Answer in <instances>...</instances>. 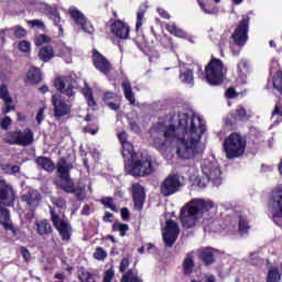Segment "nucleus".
I'll list each match as a JSON object with an SVG mask.
<instances>
[{
  "instance_id": "f03ea898",
  "label": "nucleus",
  "mask_w": 282,
  "mask_h": 282,
  "mask_svg": "<svg viewBox=\"0 0 282 282\" xmlns=\"http://www.w3.org/2000/svg\"><path fill=\"white\" fill-rule=\"evenodd\" d=\"M215 204L204 198H194L181 208L180 221L186 230L195 228L199 224V219L204 217V213H208Z\"/></svg>"
},
{
  "instance_id": "ea45409f",
  "label": "nucleus",
  "mask_w": 282,
  "mask_h": 282,
  "mask_svg": "<svg viewBox=\"0 0 282 282\" xmlns=\"http://www.w3.org/2000/svg\"><path fill=\"white\" fill-rule=\"evenodd\" d=\"M45 12L46 14H50L51 19H53L55 24L61 23V15L58 14V11H56V9L50 6H46Z\"/></svg>"
},
{
  "instance_id": "72a5a7b5",
  "label": "nucleus",
  "mask_w": 282,
  "mask_h": 282,
  "mask_svg": "<svg viewBox=\"0 0 282 282\" xmlns=\"http://www.w3.org/2000/svg\"><path fill=\"white\" fill-rule=\"evenodd\" d=\"M83 96H85L88 107H96V99H94V93L91 91V88L85 84V87L82 89Z\"/></svg>"
},
{
  "instance_id": "c756f323",
  "label": "nucleus",
  "mask_w": 282,
  "mask_h": 282,
  "mask_svg": "<svg viewBox=\"0 0 282 282\" xmlns=\"http://www.w3.org/2000/svg\"><path fill=\"white\" fill-rule=\"evenodd\" d=\"M200 259L205 262V265L215 263V251L212 248L203 249L200 252Z\"/></svg>"
},
{
  "instance_id": "f704fd0d",
  "label": "nucleus",
  "mask_w": 282,
  "mask_h": 282,
  "mask_svg": "<svg viewBox=\"0 0 282 282\" xmlns=\"http://www.w3.org/2000/svg\"><path fill=\"white\" fill-rule=\"evenodd\" d=\"M149 10V4L147 2L142 3L137 12V30L142 28V21H144V14Z\"/></svg>"
},
{
  "instance_id": "4d7b16f0",
  "label": "nucleus",
  "mask_w": 282,
  "mask_h": 282,
  "mask_svg": "<svg viewBox=\"0 0 282 282\" xmlns=\"http://www.w3.org/2000/svg\"><path fill=\"white\" fill-rule=\"evenodd\" d=\"M12 124V119L10 117H4V119H2L0 121V127L1 129H3L4 131H8V129H10V126Z\"/></svg>"
},
{
  "instance_id": "c03bdc74",
  "label": "nucleus",
  "mask_w": 282,
  "mask_h": 282,
  "mask_svg": "<svg viewBox=\"0 0 282 282\" xmlns=\"http://www.w3.org/2000/svg\"><path fill=\"white\" fill-rule=\"evenodd\" d=\"M180 78L182 83H186L187 85H193V80H194L193 70L187 69L186 72L181 73Z\"/></svg>"
},
{
  "instance_id": "473e14b6",
  "label": "nucleus",
  "mask_w": 282,
  "mask_h": 282,
  "mask_svg": "<svg viewBox=\"0 0 282 282\" xmlns=\"http://www.w3.org/2000/svg\"><path fill=\"white\" fill-rule=\"evenodd\" d=\"M3 142L19 147V130L7 132L3 137Z\"/></svg>"
},
{
  "instance_id": "09e8293b",
  "label": "nucleus",
  "mask_w": 282,
  "mask_h": 282,
  "mask_svg": "<svg viewBox=\"0 0 282 282\" xmlns=\"http://www.w3.org/2000/svg\"><path fill=\"white\" fill-rule=\"evenodd\" d=\"M94 259L97 261H105V259H107V251H105V249L101 247H97L94 252Z\"/></svg>"
},
{
  "instance_id": "2eb2a0df",
  "label": "nucleus",
  "mask_w": 282,
  "mask_h": 282,
  "mask_svg": "<svg viewBox=\"0 0 282 282\" xmlns=\"http://www.w3.org/2000/svg\"><path fill=\"white\" fill-rule=\"evenodd\" d=\"M93 63L96 69L105 76H109V74H111V63L107 57H105V55L100 54V52L96 50L93 51Z\"/></svg>"
},
{
  "instance_id": "a211bd4d",
  "label": "nucleus",
  "mask_w": 282,
  "mask_h": 282,
  "mask_svg": "<svg viewBox=\"0 0 282 282\" xmlns=\"http://www.w3.org/2000/svg\"><path fill=\"white\" fill-rule=\"evenodd\" d=\"M111 32L115 36H117V39L127 41V39H129L131 28H129V24H127L126 22H122L121 20H116L111 24Z\"/></svg>"
},
{
  "instance_id": "bf43d9fd",
  "label": "nucleus",
  "mask_w": 282,
  "mask_h": 282,
  "mask_svg": "<svg viewBox=\"0 0 282 282\" xmlns=\"http://www.w3.org/2000/svg\"><path fill=\"white\" fill-rule=\"evenodd\" d=\"M44 118H45V108H40V110L37 111V115L35 117L37 124H41V122H43Z\"/></svg>"
},
{
  "instance_id": "8fccbe9b",
  "label": "nucleus",
  "mask_w": 282,
  "mask_h": 282,
  "mask_svg": "<svg viewBox=\"0 0 282 282\" xmlns=\"http://www.w3.org/2000/svg\"><path fill=\"white\" fill-rule=\"evenodd\" d=\"M11 30L15 39H24V36H26L28 34V31H25V29H23L22 26H13Z\"/></svg>"
},
{
  "instance_id": "f257e3e1",
  "label": "nucleus",
  "mask_w": 282,
  "mask_h": 282,
  "mask_svg": "<svg viewBox=\"0 0 282 282\" xmlns=\"http://www.w3.org/2000/svg\"><path fill=\"white\" fill-rule=\"evenodd\" d=\"M204 133L206 124L202 117L183 113L177 128L173 124L155 123L150 130V144L165 160L173 158L175 147L181 160H193L204 151L200 144Z\"/></svg>"
},
{
  "instance_id": "338daca9",
  "label": "nucleus",
  "mask_w": 282,
  "mask_h": 282,
  "mask_svg": "<svg viewBox=\"0 0 282 282\" xmlns=\"http://www.w3.org/2000/svg\"><path fill=\"white\" fill-rule=\"evenodd\" d=\"M7 167L10 169L11 173H19V171H21L19 165H7Z\"/></svg>"
},
{
  "instance_id": "b1692460",
  "label": "nucleus",
  "mask_w": 282,
  "mask_h": 282,
  "mask_svg": "<svg viewBox=\"0 0 282 282\" xmlns=\"http://www.w3.org/2000/svg\"><path fill=\"white\" fill-rule=\"evenodd\" d=\"M22 202H26L28 206L34 208V206H39V202H41V194H39L37 191L32 189L22 196Z\"/></svg>"
},
{
  "instance_id": "e2e57ef3",
  "label": "nucleus",
  "mask_w": 282,
  "mask_h": 282,
  "mask_svg": "<svg viewBox=\"0 0 282 282\" xmlns=\"http://www.w3.org/2000/svg\"><path fill=\"white\" fill-rule=\"evenodd\" d=\"M121 219L124 221L129 220V209L127 207L121 209Z\"/></svg>"
},
{
  "instance_id": "a878e982",
  "label": "nucleus",
  "mask_w": 282,
  "mask_h": 282,
  "mask_svg": "<svg viewBox=\"0 0 282 282\" xmlns=\"http://www.w3.org/2000/svg\"><path fill=\"white\" fill-rule=\"evenodd\" d=\"M118 95H116L115 93L108 91L105 94L104 96V100L106 102V105L112 109V111H118L120 109V105L118 104Z\"/></svg>"
},
{
  "instance_id": "dca6fc26",
  "label": "nucleus",
  "mask_w": 282,
  "mask_h": 282,
  "mask_svg": "<svg viewBox=\"0 0 282 282\" xmlns=\"http://www.w3.org/2000/svg\"><path fill=\"white\" fill-rule=\"evenodd\" d=\"M55 88L64 96H67L70 100H74V96H76V91H74V84L72 83L70 77H59L55 79Z\"/></svg>"
},
{
  "instance_id": "69168bd1",
  "label": "nucleus",
  "mask_w": 282,
  "mask_h": 282,
  "mask_svg": "<svg viewBox=\"0 0 282 282\" xmlns=\"http://www.w3.org/2000/svg\"><path fill=\"white\" fill-rule=\"evenodd\" d=\"M118 138H119L121 144H124V142H129V141H127V132H124V131L120 132L118 134Z\"/></svg>"
},
{
  "instance_id": "0e129e2a",
  "label": "nucleus",
  "mask_w": 282,
  "mask_h": 282,
  "mask_svg": "<svg viewBox=\"0 0 282 282\" xmlns=\"http://www.w3.org/2000/svg\"><path fill=\"white\" fill-rule=\"evenodd\" d=\"M30 23L33 28H43V25H44L43 21H41V20H32V21H30Z\"/></svg>"
},
{
  "instance_id": "7ed1b4c3",
  "label": "nucleus",
  "mask_w": 282,
  "mask_h": 282,
  "mask_svg": "<svg viewBox=\"0 0 282 282\" xmlns=\"http://www.w3.org/2000/svg\"><path fill=\"white\" fill-rule=\"evenodd\" d=\"M248 142L246 138L241 137L239 133H231L224 141V151L228 160H235V158H241L246 153V147Z\"/></svg>"
},
{
  "instance_id": "5701e85b",
  "label": "nucleus",
  "mask_w": 282,
  "mask_h": 282,
  "mask_svg": "<svg viewBox=\"0 0 282 282\" xmlns=\"http://www.w3.org/2000/svg\"><path fill=\"white\" fill-rule=\"evenodd\" d=\"M268 89H274L278 94L282 96V70H278L271 80L268 82Z\"/></svg>"
},
{
  "instance_id": "37998d69",
  "label": "nucleus",
  "mask_w": 282,
  "mask_h": 282,
  "mask_svg": "<svg viewBox=\"0 0 282 282\" xmlns=\"http://www.w3.org/2000/svg\"><path fill=\"white\" fill-rule=\"evenodd\" d=\"M79 281L80 282H96V279H94V274H91L89 271L82 269L79 272Z\"/></svg>"
},
{
  "instance_id": "7c9ffc66",
  "label": "nucleus",
  "mask_w": 282,
  "mask_h": 282,
  "mask_svg": "<svg viewBox=\"0 0 282 282\" xmlns=\"http://www.w3.org/2000/svg\"><path fill=\"white\" fill-rule=\"evenodd\" d=\"M39 56L41 61L47 63L54 58V48L52 46H44L40 50Z\"/></svg>"
},
{
  "instance_id": "603ef678",
  "label": "nucleus",
  "mask_w": 282,
  "mask_h": 282,
  "mask_svg": "<svg viewBox=\"0 0 282 282\" xmlns=\"http://www.w3.org/2000/svg\"><path fill=\"white\" fill-rule=\"evenodd\" d=\"M20 254H22L25 263H30L32 261V253L25 247H20Z\"/></svg>"
},
{
  "instance_id": "39448f33",
  "label": "nucleus",
  "mask_w": 282,
  "mask_h": 282,
  "mask_svg": "<svg viewBox=\"0 0 282 282\" xmlns=\"http://www.w3.org/2000/svg\"><path fill=\"white\" fill-rule=\"evenodd\" d=\"M202 171L205 177L203 181H198V186L200 188H206V184H208V182H213L215 186H219L221 184V170L216 161L204 160L202 162Z\"/></svg>"
},
{
  "instance_id": "cd10ccee",
  "label": "nucleus",
  "mask_w": 282,
  "mask_h": 282,
  "mask_svg": "<svg viewBox=\"0 0 282 282\" xmlns=\"http://www.w3.org/2000/svg\"><path fill=\"white\" fill-rule=\"evenodd\" d=\"M35 163L40 169H43L44 171H47L48 173H52L55 169L54 162L46 156H39L35 159Z\"/></svg>"
},
{
  "instance_id": "f3484780",
  "label": "nucleus",
  "mask_w": 282,
  "mask_h": 282,
  "mask_svg": "<svg viewBox=\"0 0 282 282\" xmlns=\"http://www.w3.org/2000/svg\"><path fill=\"white\" fill-rule=\"evenodd\" d=\"M52 105L54 107L55 118H63V116H67L72 111V106L65 102V99L61 95L52 96Z\"/></svg>"
},
{
  "instance_id": "c85d7f7f",
  "label": "nucleus",
  "mask_w": 282,
  "mask_h": 282,
  "mask_svg": "<svg viewBox=\"0 0 282 282\" xmlns=\"http://www.w3.org/2000/svg\"><path fill=\"white\" fill-rule=\"evenodd\" d=\"M165 28L170 34H173V36H177L178 39H186V31L178 28V25L174 22L167 23Z\"/></svg>"
},
{
  "instance_id": "774afa93",
  "label": "nucleus",
  "mask_w": 282,
  "mask_h": 282,
  "mask_svg": "<svg viewBox=\"0 0 282 282\" xmlns=\"http://www.w3.org/2000/svg\"><path fill=\"white\" fill-rule=\"evenodd\" d=\"M11 111H14V106L7 105V107L2 110V113H10Z\"/></svg>"
},
{
  "instance_id": "6e6552de",
  "label": "nucleus",
  "mask_w": 282,
  "mask_h": 282,
  "mask_svg": "<svg viewBox=\"0 0 282 282\" xmlns=\"http://www.w3.org/2000/svg\"><path fill=\"white\" fill-rule=\"evenodd\" d=\"M51 221L54 228L59 234L62 241H70L72 239V225L69 221L65 220L61 215L56 214L54 208L50 209Z\"/></svg>"
},
{
  "instance_id": "49530a36",
  "label": "nucleus",
  "mask_w": 282,
  "mask_h": 282,
  "mask_svg": "<svg viewBox=\"0 0 282 282\" xmlns=\"http://www.w3.org/2000/svg\"><path fill=\"white\" fill-rule=\"evenodd\" d=\"M232 118H235L236 120H248V115L246 113V109H243L242 107L237 108L232 112Z\"/></svg>"
},
{
  "instance_id": "0eeeda50",
  "label": "nucleus",
  "mask_w": 282,
  "mask_h": 282,
  "mask_svg": "<svg viewBox=\"0 0 282 282\" xmlns=\"http://www.w3.org/2000/svg\"><path fill=\"white\" fill-rule=\"evenodd\" d=\"M153 171H155L153 159L149 155H142L141 159L132 160L129 173L130 175H133V177H144V175H151Z\"/></svg>"
},
{
  "instance_id": "412c9836",
  "label": "nucleus",
  "mask_w": 282,
  "mask_h": 282,
  "mask_svg": "<svg viewBox=\"0 0 282 282\" xmlns=\"http://www.w3.org/2000/svg\"><path fill=\"white\" fill-rule=\"evenodd\" d=\"M18 135L19 147H30L34 142V132L31 129L18 130Z\"/></svg>"
},
{
  "instance_id": "79ce46f5",
  "label": "nucleus",
  "mask_w": 282,
  "mask_h": 282,
  "mask_svg": "<svg viewBox=\"0 0 282 282\" xmlns=\"http://www.w3.org/2000/svg\"><path fill=\"white\" fill-rule=\"evenodd\" d=\"M112 230H115V232H120V236L124 237V235H127V230H129V225L122 223H115L112 225Z\"/></svg>"
},
{
  "instance_id": "6e6d98bb",
  "label": "nucleus",
  "mask_w": 282,
  "mask_h": 282,
  "mask_svg": "<svg viewBox=\"0 0 282 282\" xmlns=\"http://www.w3.org/2000/svg\"><path fill=\"white\" fill-rule=\"evenodd\" d=\"M113 276H116V271H113V269H108L104 273V282H111V281H113Z\"/></svg>"
},
{
  "instance_id": "3c124183",
  "label": "nucleus",
  "mask_w": 282,
  "mask_h": 282,
  "mask_svg": "<svg viewBox=\"0 0 282 282\" xmlns=\"http://www.w3.org/2000/svg\"><path fill=\"white\" fill-rule=\"evenodd\" d=\"M51 202L53 205L56 206V208H58L59 210H65L66 208V203H65V199L63 198H58V197H52L51 198Z\"/></svg>"
},
{
  "instance_id": "de8ad7c7",
  "label": "nucleus",
  "mask_w": 282,
  "mask_h": 282,
  "mask_svg": "<svg viewBox=\"0 0 282 282\" xmlns=\"http://www.w3.org/2000/svg\"><path fill=\"white\" fill-rule=\"evenodd\" d=\"M101 204H104L106 208H110L112 213H118V207H116V204H113V198L105 197L101 199Z\"/></svg>"
},
{
  "instance_id": "4468645a",
  "label": "nucleus",
  "mask_w": 282,
  "mask_h": 282,
  "mask_svg": "<svg viewBox=\"0 0 282 282\" xmlns=\"http://www.w3.org/2000/svg\"><path fill=\"white\" fill-rule=\"evenodd\" d=\"M250 23V18L245 17L239 25L237 26L236 31L231 35L236 45H246L248 41V25Z\"/></svg>"
},
{
  "instance_id": "393cba45",
  "label": "nucleus",
  "mask_w": 282,
  "mask_h": 282,
  "mask_svg": "<svg viewBox=\"0 0 282 282\" xmlns=\"http://www.w3.org/2000/svg\"><path fill=\"white\" fill-rule=\"evenodd\" d=\"M41 80H43L41 69L36 67H31L26 74V83H29L30 85H39Z\"/></svg>"
},
{
  "instance_id": "c9c22d12",
  "label": "nucleus",
  "mask_w": 282,
  "mask_h": 282,
  "mask_svg": "<svg viewBox=\"0 0 282 282\" xmlns=\"http://www.w3.org/2000/svg\"><path fill=\"white\" fill-rule=\"evenodd\" d=\"M122 149L123 158H129L131 161L135 160V152L133 151V144H131V142H123Z\"/></svg>"
},
{
  "instance_id": "f8f14e48",
  "label": "nucleus",
  "mask_w": 282,
  "mask_h": 282,
  "mask_svg": "<svg viewBox=\"0 0 282 282\" xmlns=\"http://www.w3.org/2000/svg\"><path fill=\"white\" fill-rule=\"evenodd\" d=\"M68 12L75 25H78L84 32H86V34H94V25H91L83 12H80L76 7H70Z\"/></svg>"
},
{
  "instance_id": "bb28decb",
  "label": "nucleus",
  "mask_w": 282,
  "mask_h": 282,
  "mask_svg": "<svg viewBox=\"0 0 282 282\" xmlns=\"http://www.w3.org/2000/svg\"><path fill=\"white\" fill-rule=\"evenodd\" d=\"M123 89V96L126 100L130 102V105H135V94H133V88L131 87V82L126 80L121 84Z\"/></svg>"
},
{
  "instance_id": "4c0bfd02",
  "label": "nucleus",
  "mask_w": 282,
  "mask_h": 282,
  "mask_svg": "<svg viewBox=\"0 0 282 282\" xmlns=\"http://www.w3.org/2000/svg\"><path fill=\"white\" fill-rule=\"evenodd\" d=\"M0 98L6 105H12L13 102L10 93L8 91V86H6V84H2L0 86Z\"/></svg>"
},
{
  "instance_id": "9d476101",
  "label": "nucleus",
  "mask_w": 282,
  "mask_h": 282,
  "mask_svg": "<svg viewBox=\"0 0 282 282\" xmlns=\"http://www.w3.org/2000/svg\"><path fill=\"white\" fill-rule=\"evenodd\" d=\"M268 208L274 224H279L282 219V185L273 189Z\"/></svg>"
},
{
  "instance_id": "a18cd8bd",
  "label": "nucleus",
  "mask_w": 282,
  "mask_h": 282,
  "mask_svg": "<svg viewBox=\"0 0 282 282\" xmlns=\"http://www.w3.org/2000/svg\"><path fill=\"white\" fill-rule=\"evenodd\" d=\"M238 228L242 235H246V232H248L250 230V225H248V220H246V218H243V216L239 217Z\"/></svg>"
},
{
  "instance_id": "e433bc0d",
  "label": "nucleus",
  "mask_w": 282,
  "mask_h": 282,
  "mask_svg": "<svg viewBox=\"0 0 282 282\" xmlns=\"http://www.w3.org/2000/svg\"><path fill=\"white\" fill-rule=\"evenodd\" d=\"M121 282H142V279L138 276V271L129 270L122 275Z\"/></svg>"
},
{
  "instance_id": "2f4dec72",
  "label": "nucleus",
  "mask_w": 282,
  "mask_h": 282,
  "mask_svg": "<svg viewBox=\"0 0 282 282\" xmlns=\"http://www.w3.org/2000/svg\"><path fill=\"white\" fill-rule=\"evenodd\" d=\"M237 70L240 78H246L248 72H250V62L246 58L240 59L237 64Z\"/></svg>"
},
{
  "instance_id": "864d4df0",
  "label": "nucleus",
  "mask_w": 282,
  "mask_h": 282,
  "mask_svg": "<svg viewBox=\"0 0 282 282\" xmlns=\"http://www.w3.org/2000/svg\"><path fill=\"white\" fill-rule=\"evenodd\" d=\"M44 43H50V36L41 34L35 37V45L41 46Z\"/></svg>"
},
{
  "instance_id": "20e7f679",
  "label": "nucleus",
  "mask_w": 282,
  "mask_h": 282,
  "mask_svg": "<svg viewBox=\"0 0 282 282\" xmlns=\"http://www.w3.org/2000/svg\"><path fill=\"white\" fill-rule=\"evenodd\" d=\"M72 169H74L72 163L65 161V159H59L57 163L58 180L55 181V184L58 188H62L64 193H76L74 181L69 176Z\"/></svg>"
},
{
  "instance_id": "6ab92c4d",
  "label": "nucleus",
  "mask_w": 282,
  "mask_h": 282,
  "mask_svg": "<svg viewBox=\"0 0 282 282\" xmlns=\"http://www.w3.org/2000/svg\"><path fill=\"white\" fill-rule=\"evenodd\" d=\"M132 197H133L134 207L137 208V210H142V206H144V199H145L144 187H142V185L140 184H133Z\"/></svg>"
},
{
  "instance_id": "423d86ee",
  "label": "nucleus",
  "mask_w": 282,
  "mask_h": 282,
  "mask_svg": "<svg viewBox=\"0 0 282 282\" xmlns=\"http://www.w3.org/2000/svg\"><path fill=\"white\" fill-rule=\"evenodd\" d=\"M205 78L209 85H221L226 78V68L220 59H212L205 68Z\"/></svg>"
},
{
  "instance_id": "9b49d317",
  "label": "nucleus",
  "mask_w": 282,
  "mask_h": 282,
  "mask_svg": "<svg viewBox=\"0 0 282 282\" xmlns=\"http://www.w3.org/2000/svg\"><path fill=\"white\" fill-rule=\"evenodd\" d=\"M183 184L177 174H169L160 185V193L163 197H171L175 193H180Z\"/></svg>"
},
{
  "instance_id": "a19ab883",
  "label": "nucleus",
  "mask_w": 282,
  "mask_h": 282,
  "mask_svg": "<svg viewBox=\"0 0 282 282\" xmlns=\"http://www.w3.org/2000/svg\"><path fill=\"white\" fill-rule=\"evenodd\" d=\"M59 55L64 58L65 63H72V48L68 46H62L59 50Z\"/></svg>"
},
{
  "instance_id": "5fc2aeb1",
  "label": "nucleus",
  "mask_w": 282,
  "mask_h": 282,
  "mask_svg": "<svg viewBox=\"0 0 282 282\" xmlns=\"http://www.w3.org/2000/svg\"><path fill=\"white\" fill-rule=\"evenodd\" d=\"M131 263V258L126 257L122 258L120 265H119V272H124L127 268H129V264Z\"/></svg>"
},
{
  "instance_id": "13d9d810",
  "label": "nucleus",
  "mask_w": 282,
  "mask_h": 282,
  "mask_svg": "<svg viewBox=\"0 0 282 282\" xmlns=\"http://www.w3.org/2000/svg\"><path fill=\"white\" fill-rule=\"evenodd\" d=\"M18 46L20 52H24V53L30 52V48H31V44L28 41H21Z\"/></svg>"
},
{
  "instance_id": "4be33fe9",
  "label": "nucleus",
  "mask_w": 282,
  "mask_h": 282,
  "mask_svg": "<svg viewBox=\"0 0 282 282\" xmlns=\"http://www.w3.org/2000/svg\"><path fill=\"white\" fill-rule=\"evenodd\" d=\"M35 226L40 237H45L46 235H52V232H54V228H52V224H50L47 219L37 220Z\"/></svg>"
},
{
  "instance_id": "ddd939ff",
  "label": "nucleus",
  "mask_w": 282,
  "mask_h": 282,
  "mask_svg": "<svg viewBox=\"0 0 282 282\" xmlns=\"http://www.w3.org/2000/svg\"><path fill=\"white\" fill-rule=\"evenodd\" d=\"M180 236V225L174 220H167L165 231L163 232V241L165 246L169 248L173 247V243L177 241V237Z\"/></svg>"
},
{
  "instance_id": "1a4fd4ad",
  "label": "nucleus",
  "mask_w": 282,
  "mask_h": 282,
  "mask_svg": "<svg viewBox=\"0 0 282 282\" xmlns=\"http://www.w3.org/2000/svg\"><path fill=\"white\" fill-rule=\"evenodd\" d=\"M14 199H17L14 187L0 177V206H12ZM0 213L8 217V210L0 207Z\"/></svg>"
},
{
  "instance_id": "58836bf2",
  "label": "nucleus",
  "mask_w": 282,
  "mask_h": 282,
  "mask_svg": "<svg viewBox=\"0 0 282 282\" xmlns=\"http://www.w3.org/2000/svg\"><path fill=\"white\" fill-rule=\"evenodd\" d=\"M279 281H281V273L279 272V269L271 268L267 276V282H279Z\"/></svg>"
},
{
  "instance_id": "aec40b11",
  "label": "nucleus",
  "mask_w": 282,
  "mask_h": 282,
  "mask_svg": "<svg viewBox=\"0 0 282 282\" xmlns=\"http://www.w3.org/2000/svg\"><path fill=\"white\" fill-rule=\"evenodd\" d=\"M184 276H191L195 270V252L191 251L186 253L182 263Z\"/></svg>"
},
{
  "instance_id": "052dcab7",
  "label": "nucleus",
  "mask_w": 282,
  "mask_h": 282,
  "mask_svg": "<svg viewBox=\"0 0 282 282\" xmlns=\"http://www.w3.org/2000/svg\"><path fill=\"white\" fill-rule=\"evenodd\" d=\"M226 98H237V91L235 90V88H228L225 93Z\"/></svg>"
},
{
  "instance_id": "680f3d73",
  "label": "nucleus",
  "mask_w": 282,
  "mask_h": 282,
  "mask_svg": "<svg viewBox=\"0 0 282 282\" xmlns=\"http://www.w3.org/2000/svg\"><path fill=\"white\" fill-rule=\"evenodd\" d=\"M158 12L160 14V17H162V19H171V14H169V12H166V10L159 8Z\"/></svg>"
}]
</instances>
